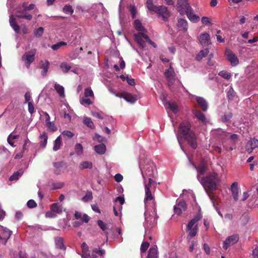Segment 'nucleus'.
<instances>
[{
  "mask_svg": "<svg viewBox=\"0 0 258 258\" xmlns=\"http://www.w3.org/2000/svg\"><path fill=\"white\" fill-rule=\"evenodd\" d=\"M146 211L145 212V226L151 228L156 225L158 216L157 214L156 204L155 201L145 204Z\"/></svg>",
  "mask_w": 258,
  "mask_h": 258,
  "instance_id": "f257e3e1",
  "label": "nucleus"
},
{
  "mask_svg": "<svg viewBox=\"0 0 258 258\" xmlns=\"http://www.w3.org/2000/svg\"><path fill=\"white\" fill-rule=\"evenodd\" d=\"M201 182L205 188L214 190L217 187L218 175L215 172L210 173L206 176L202 177Z\"/></svg>",
  "mask_w": 258,
  "mask_h": 258,
  "instance_id": "f03ea898",
  "label": "nucleus"
},
{
  "mask_svg": "<svg viewBox=\"0 0 258 258\" xmlns=\"http://www.w3.org/2000/svg\"><path fill=\"white\" fill-rule=\"evenodd\" d=\"M145 197L144 198V204L149 202V201H155L154 197L152 195V191L154 190L156 187V183L155 181L151 178L148 179V182L147 183L145 181Z\"/></svg>",
  "mask_w": 258,
  "mask_h": 258,
  "instance_id": "7ed1b4c3",
  "label": "nucleus"
},
{
  "mask_svg": "<svg viewBox=\"0 0 258 258\" xmlns=\"http://www.w3.org/2000/svg\"><path fill=\"white\" fill-rule=\"evenodd\" d=\"M177 10L181 15H183L187 11L193 10L187 0H177Z\"/></svg>",
  "mask_w": 258,
  "mask_h": 258,
  "instance_id": "20e7f679",
  "label": "nucleus"
},
{
  "mask_svg": "<svg viewBox=\"0 0 258 258\" xmlns=\"http://www.w3.org/2000/svg\"><path fill=\"white\" fill-rule=\"evenodd\" d=\"M36 50L32 49L29 51L26 52L22 56L23 60L25 61L26 66L27 69L30 67V64L34 61Z\"/></svg>",
  "mask_w": 258,
  "mask_h": 258,
  "instance_id": "39448f33",
  "label": "nucleus"
},
{
  "mask_svg": "<svg viewBox=\"0 0 258 258\" xmlns=\"http://www.w3.org/2000/svg\"><path fill=\"white\" fill-rule=\"evenodd\" d=\"M22 7L23 8V10L21 8L17 9L16 17L18 18L25 19L28 21H31L32 19L33 16L31 14L26 13V8L27 6H26L25 3L22 4Z\"/></svg>",
  "mask_w": 258,
  "mask_h": 258,
  "instance_id": "423d86ee",
  "label": "nucleus"
},
{
  "mask_svg": "<svg viewBox=\"0 0 258 258\" xmlns=\"http://www.w3.org/2000/svg\"><path fill=\"white\" fill-rule=\"evenodd\" d=\"M191 125L188 121H183L180 123L179 127V133L181 134L183 137L188 135L190 132H194L191 130Z\"/></svg>",
  "mask_w": 258,
  "mask_h": 258,
  "instance_id": "0eeeda50",
  "label": "nucleus"
},
{
  "mask_svg": "<svg viewBox=\"0 0 258 258\" xmlns=\"http://www.w3.org/2000/svg\"><path fill=\"white\" fill-rule=\"evenodd\" d=\"M183 138L190 148L193 149H196L197 148V137L194 132H190L188 135L185 136Z\"/></svg>",
  "mask_w": 258,
  "mask_h": 258,
  "instance_id": "6e6552de",
  "label": "nucleus"
},
{
  "mask_svg": "<svg viewBox=\"0 0 258 258\" xmlns=\"http://www.w3.org/2000/svg\"><path fill=\"white\" fill-rule=\"evenodd\" d=\"M12 233V231L7 228L0 225V239L4 244H6Z\"/></svg>",
  "mask_w": 258,
  "mask_h": 258,
  "instance_id": "1a4fd4ad",
  "label": "nucleus"
},
{
  "mask_svg": "<svg viewBox=\"0 0 258 258\" xmlns=\"http://www.w3.org/2000/svg\"><path fill=\"white\" fill-rule=\"evenodd\" d=\"M239 239L238 234H234L226 238L223 243V247L227 249L229 246L236 243Z\"/></svg>",
  "mask_w": 258,
  "mask_h": 258,
  "instance_id": "9d476101",
  "label": "nucleus"
},
{
  "mask_svg": "<svg viewBox=\"0 0 258 258\" xmlns=\"http://www.w3.org/2000/svg\"><path fill=\"white\" fill-rule=\"evenodd\" d=\"M227 60L233 67H235L239 64V59L235 54L230 50L227 49L225 52Z\"/></svg>",
  "mask_w": 258,
  "mask_h": 258,
  "instance_id": "9b49d317",
  "label": "nucleus"
},
{
  "mask_svg": "<svg viewBox=\"0 0 258 258\" xmlns=\"http://www.w3.org/2000/svg\"><path fill=\"white\" fill-rule=\"evenodd\" d=\"M159 16L162 17L164 21L168 20L170 16V12L167 10V8L164 6H158V10L156 12Z\"/></svg>",
  "mask_w": 258,
  "mask_h": 258,
  "instance_id": "f8f14e48",
  "label": "nucleus"
},
{
  "mask_svg": "<svg viewBox=\"0 0 258 258\" xmlns=\"http://www.w3.org/2000/svg\"><path fill=\"white\" fill-rule=\"evenodd\" d=\"M164 75L167 79L168 84L169 85H173L175 80V73L171 64H170L169 69L165 70Z\"/></svg>",
  "mask_w": 258,
  "mask_h": 258,
  "instance_id": "ddd939ff",
  "label": "nucleus"
},
{
  "mask_svg": "<svg viewBox=\"0 0 258 258\" xmlns=\"http://www.w3.org/2000/svg\"><path fill=\"white\" fill-rule=\"evenodd\" d=\"M194 167L197 169L198 172V178L200 175H203L207 170V164L205 160L202 159L198 166L195 164H193Z\"/></svg>",
  "mask_w": 258,
  "mask_h": 258,
  "instance_id": "4468645a",
  "label": "nucleus"
},
{
  "mask_svg": "<svg viewBox=\"0 0 258 258\" xmlns=\"http://www.w3.org/2000/svg\"><path fill=\"white\" fill-rule=\"evenodd\" d=\"M134 36L139 47L142 49H144L146 47V43L143 39H145V36L147 35L144 33L139 32L137 34H135Z\"/></svg>",
  "mask_w": 258,
  "mask_h": 258,
  "instance_id": "2eb2a0df",
  "label": "nucleus"
},
{
  "mask_svg": "<svg viewBox=\"0 0 258 258\" xmlns=\"http://www.w3.org/2000/svg\"><path fill=\"white\" fill-rule=\"evenodd\" d=\"M186 204L183 200H179L178 203L174 206V213L178 215H180L182 211H185L186 209Z\"/></svg>",
  "mask_w": 258,
  "mask_h": 258,
  "instance_id": "dca6fc26",
  "label": "nucleus"
},
{
  "mask_svg": "<svg viewBox=\"0 0 258 258\" xmlns=\"http://www.w3.org/2000/svg\"><path fill=\"white\" fill-rule=\"evenodd\" d=\"M115 95L117 97L123 98L127 102L131 103H135L137 100V98L135 96L127 92L117 93Z\"/></svg>",
  "mask_w": 258,
  "mask_h": 258,
  "instance_id": "f3484780",
  "label": "nucleus"
},
{
  "mask_svg": "<svg viewBox=\"0 0 258 258\" xmlns=\"http://www.w3.org/2000/svg\"><path fill=\"white\" fill-rule=\"evenodd\" d=\"M198 40L202 45H208L211 44L210 35L207 32L201 34Z\"/></svg>",
  "mask_w": 258,
  "mask_h": 258,
  "instance_id": "a211bd4d",
  "label": "nucleus"
},
{
  "mask_svg": "<svg viewBox=\"0 0 258 258\" xmlns=\"http://www.w3.org/2000/svg\"><path fill=\"white\" fill-rule=\"evenodd\" d=\"M9 21L10 26L12 27L15 32L16 33H19L20 31V28L19 25L17 23L16 18L13 15H11L10 16Z\"/></svg>",
  "mask_w": 258,
  "mask_h": 258,
  "instance_id": "6ab92c4d",
  "label": "nucleus"
},
{
  "mask_svg": "<svg viewBox=\"0 0 258 258\" xmlns=\"http://www.w3.org/2000/svg\"><path fill=\"white\" fill-rule=\"evenodd\" d=\"M231 190L234 200L237 201L238 200V184L237 182H234L232 184Z\"/></svg>",
  "mask_w": 258,
  "mask_h": 258,
  "instance_id": "aec40b11",
  "label": "nucleus"
},
{
  "mask_svg": "<svg viewBox=\"0 0 258 258\" xmlns=\"http://www.w3.org/2000/svg\"><path fill=\"white\" fill-rule=\"evenodd\" d=\"M55 244L56 248L65 250L66 247L64 244V240L61 237H56L54 238Z\"/></svg>",
  "mask_w": 258,
  "mask_h": 258,
  "instance_id": "412c9836",
  "label": "nucleus"
},
{
  "mask_svg": "<svg viewBox=\"0 0 258 258\" xmlns=\"http://www.w3.org/2000/svg\"><path fill=\"white\" fill-rule=\"evenodd\" d=\"M196 101L203 111H206L207 110L208 103L205 99L202 97H198L196 98Z\"/></svg>",
  "mask_w": 258,
  "mask_h": 258,
  "instance_id": "4be33fe9",
  "label": "nucleus"
},
{
  "mask_svg": "<svg viewBox=\"0 0 258 258\" xmlns=\"http://www.w3.org/2000/svg\"><path fill=\"white\" fill-rule=\"evenodd\" d=\"M202 218L200 213L198 214L192 219H191L187 225V229L192 228V227Z\"/></svg>",
  "mask_w": 258,
  "mask_h": 258,
  "instance_id": "5701e85b",
  "label": "nucleus"
},
{
  "mask_svg": "<svg viewBox=\"0 0 258 258\" xmlns=\"http://www.w3.org/2000/svg\"><path fill=\"white\" fill-rule=\"evenodd\" d=\"M48 136L45 132H43L39 136L40 146L43 148H45L47 143Z\"/></svg>",
  "mask_w": 258,
  "mask_h": 258,
  "instance_id": "b1692460",
  "label": "nucleus"
},
{
  "mask_svg": "<svg viewBox=\"0 0 258 258\" xmlns=\"http://www.w3.org/2000/svg\"><path fill=\"white\" fill-rule=\"evenodd\" d=\"M41 63L40 68L43 69L42 71L41 72V75L43 77H45L47 75V73L49 69V62L48 60H46L44 63H43L42 61H41Z\"/></svg>",
  "mask_w": 258,
  "mask_h": 258,
  "instance_id": "393cba45",
  "label": "nucleus"
},
{
  "mask_svg": "<svg viewBox=\"0 0 258 258\" xmlns=\"http://www.w3.org/2000/svg\"><path fill=\"white\" fill-rule=\"evenodd\" d=\"M177 26L180 30L186 31L188 28L187 21L183 19H179L178 20Z\"/></svg>",
  "mask_w": 258,
  "mask_h": 258,
  "instance_id": "a878e982",
  "label": "nucleus"
},
{
  "mask_svg": "<svg viewBox=\"0 0 258 258\" xmlns=\"http://www.w3.org/2000/svg\"><path fill=\"white\" fill-rule=\"evenodd\" d=\"M192 113L199 120H200L203 122L206 121V118L205 115L200 110L196 109L193 110Z\"/></svg>",
  "mask_w": 258,
  "mask_h": 258,
  "instance_id": "bb28decb",
  "label": "nucleus"
},
{
  "mask_svg": "<svg viewBox=\"0 0 258 258\" xmlns=\"http://www.w3.org/2000/svg\"><path fill=\"white\" fill-rule=\"evenodd\" d=\"M185 14L186 15L188 19L193 22H197L200 20V17L195 15L192 13V10L188 11Z\"/></svg>",
  "mask_w": 258,
  "mask_h": 258,
  "instance_id": "cd10ccee",
  "label": "nucleus"
},
{
  "mask_svg": "<svg viewBox=\"0 0 258 258\" xmlns=\"http://www.w3.org/2000/svg\"><path fill=\"white\" fill-rule=\"evenodd\" d=\"M165 106L166 108L170 109L174 113H176L178 111L177 105L174 102H167L165 104Z\"/></svg>",
  "mask_w": 258,
  "mask_h": 258,
  "instance_id": "c85d7f7f",
  "label": "nucleus"
},
{
  "mask_svg": "<svg viewBox=\"0 0 258 258\" xmlns=\"http://www.w3.org/2000/svg\"><path fill=\"white\" fill-rule=\"evenodd\" d=\"M94 150L96 153L102 155L105 153L106 151V146L103 144H101L99 145H97L95 146Z\"/></svg>",
  "mask_w": 258,
  "mask_h": 258,
  "instance_id": "c756f323",
  "label": "nucleus"
},
{
  "mask_svg": "<svg viewBox=\"0 0 258 258\" xmlns=\"http://www.w3.org/2000/svg\"><path fill=\"white\" fill-rule=\"evenodd\" d=\"M134 26L135 28L139 31V32H146V30L145 28L142 26V23L139 20H136L134 23Z\"/></svg>",
  "mask_w": 258,
  "mask_h": 258,
  "instance_id": "7c9ffc66",
  "label": "nucleus"
},
{
  "mask_svg": "<svg viewBox=\"0 0 258 258\" xmlns=\"http://www.w3.org/2000/svg\"><path fill=\"white\" fill-rule=\"evenodd\" d=\"M146 6L149 11L155 13H156L158 8V6L153 4L152 0H147Z\"/></svg>",
  "mask_w": 258,
  "mask_h": 258,
  "instance_id": "2f4dec72",
  "label": "nucleus"
},
{
  "mask_svg": "<svg viewBox=\"0 0 258 258\" xmlns=\"http://www.w3.org/2000/svg\"><path fill=\"white\" fill-rule=\"evenodd\" d=\"M158 253L156 248L151 247L149 249L147 258H157Z\"/></svg>",
  "mask_w": 258,
  "mask_h": 258,
  "instance_id": "473e14b6",
  "label": "nucleus"
},
{
  "mask_svg": "<svg viewBox=\"0 0 258 258\" xmlns=\"http://www.w3.org/2000/svg\"><path fill=\"white\" fill-rule=\"evenodd\" d=\"M54 89L60 97L64 96V88L58 84H55Z\"/></svg>",
  "mask_w": 258,
  "mask_h": 258,
  "instance_id": "72a5a7b5",
  "label": "nucleus"
},
{
  "mask_svg": "<svg viewBox=\"0 0 258 258\" xmlns=\"http://www.w3.org/2000/svg\"><path fill=\"white\" fill-rule=\"evenodd\" d=\"M60 68L64 73H67L71 69V66L67 62H63L60 64Z\"/></svg>",
  "mask_w": 258,
  "mask_h": 258,
  "instance_id": "f704fd0d",
  "label": "nucleus"
},
{
  "mask_svg": "<svg viewBox=\"0 0 258 258\" xmlns=\"http://www.w3.org/2000/svg\"><path fill=\"white\" fill-rule=\"evenodd\" d=\"M22 171H18L14 172L9 178L10 181L17 180L21 177L23 174Z\"/></svg>",
  "mask_w": 258,
  "mask_h": 258,
  "instance_id": "c9c22d12",
  "label": "nucleus"
},
{
  "mask_svg": "<svg viewBox=\"0 0 258 258\" xmlns=\"http://www.w3.org/2000/svg\"><path fill=\"white\" fill-rule=\"evenodd\" d=\"M83 123L86 125L88 127L93 129L95 127L94 123L92 121L91 119L89 117H85L83 120Z\"/></svg>",
  "mask_w": 258,
  "mask_h": 258,
  "instance_id": "e433bc0d",
  "label": "nucleus"
},
{
  "mask_svg": "<svg viewBox=\"0 0 258 258\" xmlns=\"http://www.w3.org/2000/svg\"><path fill=\"white\" fill-rule=\"evenodd\" d=\"M61 146V138L60 136L58 137L54 142V145L53 150L56 151L60 148Z\"/></svg>",
  "mask_w": 258,
  "mask_h": 258,
  "instance_id": "4c0bfd02",
  "label": "nucleus"
},
{
  "mask_svg": "<svg viewBox=\"0 0 258 258\" xmlns=\"http://www.w3.org/2000/svg\"><path fill=\"white\" fill-rule=\"evenodd\" d=\"M75 150L77 155H81L83 153V148L82 145L80 143H77L75 146Z\"/></svg>",
  "mask_w": 258,
  "mask_h": 258,
  "instance_id": "58836bf2",
  "label": "nucleus"
},
{
  "mask_svg": "<svg viewBox=\"0 0 258 258\" xmlns=\"http://www.w3.org/2000/svg\"><path fill=\"white\" fill-rule=\"evenodd\" d=\"M53 166L56 168V170L54 171V172L56 174H59L60 170L59 169L62 167L64 163L63 162H54L53 163Z\"/></svg>",
  "mask_w": 258,
  "mask_h": 258,
  "instance_id": "ea45409f",
  "label": "nucleus"
},
{
  "mask_svg": "<svg viewBox=\"0 0 258 258\" xmlns=\"http://www.w3.org/2000/svg\"><path fill=\"white\" fill-rule=\"evenodd\" d=\"M92 167V164L89 161H83L81 163L80 165V168L81 169L86 168H91Z\"/></svg>",
  "mask_w": 258,
  "mask_h": 258,
  "instance_id": "a19ab883",
  "label": "nucleus"
},
{
  "mask_svg": "<svg viewBox=\"0 0 258 258\" xmlns=\"http://www.w3.org/2000/svg\"><path fill=\"white\" fill-rule=\"evenodd\" d=\"M43 33L44 28L42 27H40L34 31V34L36 37L40 38L42 36Z\"/></svg>",
  "mask_w": 258,
  "mask_h": 258,
  "instance_id": "79ce46f5",
  "label": "nucleus"
},
{
  "mask_svg": "<svg viewBox=\"0 0 258 258\" xmlns=\"http://www.w3.org/2000/svg\"><path fill=\"white\" fill-rule=\"evenodd\" d=\"M62 11L64 13L70 14V15H72L74 13L72 7L70 5H65L62 9Z\"/></svg>",
  "mask_w": 258,
  "mask_h": 258,
  "instance_id": "37998d69",
  "label": "nucleus"
},
{
  "mask_svg": "<svg viewBox=\"0 0 258 258\" xmlns=\"http://www.w3.org/2000/svg\"><path fill=\"white\" fill-rule=\"evenodd\" d=\"M233 116V114L232 112H229L226 113H225V114L222 116L221 117V120L223 122H226L227 121L229 120Z\"/></svg>",
  "mask_w": 258,
  "mask_h": 258,
  "instance_id": "c03bdc74",
  "label": "nucleus"
},
{
  "mask_svg": "<svg viewBox=\"0 0 258 258\" xmlns=\"http://www.w3.org/2000/svg\"><path fill=\"white\" fill-rule=\"evenodd\" d=\"M249 144L251 150H253L258 147V140L255 138L251 139Z\"/></svg>",
  "mask_w": 258,
  "mask_h": 258,
  "instance_id": "a18cd8bd",
  "label": "nucleus"
},
{
  "mask_svg": "<svg viewBox=\"0 0 258 258\" xmlns=\"http://www.w3.org/2000/svg\"><path fill=\"white\" fill-rule=\"evenodd\" d=\"M66 45H67L66 42L63 41H60L55 44L51 45V48L54 50H56L59 49L61 46Z\"/></svg>",
  "mask_w": 258,
  "mask_h": 258,
  "instance_id": "49530a36",
  "label": "nucleus"
},
{
  "mask_svg": "<svg viewBox=\"0 0 258 258\" xmlns=\"http://www.w3.org/2000/svg\"><path fill=\"white\" fill-rule=\"evenodd\" d=\"M218 75L221 76V77L226 79L229 80L231 76V75L230 73L227 72L225 71H220Z\"/></svg>",
  "mask_w": 258,
  "mask_h": 258,
  "instance_id": "de8ad7c7",
  "label": "nucleus"
},
{
  "mask_svg": "<svg viewBox=\"0 0 258 258\" xmlns=\"http://www.w3.org/2000/svg\"><path fill=\"white\" fill-rule=\"evenodd\" d=\"M149 245H150V244L149 242H148L147 241L143 242L141 244V248H140L141 252V253L145 252L146 251V250H147V249L148 248Z\"/></svg>",
  "mask_w": 258,
  "mask_h": 258,
  "instance_id": "09e8293b",
  "label": "nucleus"
},
{
  "mask_svg": "<svg viewBox=\"0 0 258 258\" xmlns=\"http://www.w3.org/2000/svg\"><path fill=\"white\" fill-rule=\"evenodd\" d=\"M129 11L131 13L132 18L135 19L137 14V9L134 5H131L129 6Z\"/></svg>",
  "mask_w": 258,
  "mask_h": 258,
  "instance_id": "8fccbe9b",
  "label": "nucleus"
},
{
  "mask_svg": "<svg viewBox=\"0 0 258 258\" xmlns=\"http://www.w3.org/2000/svg\"><path fill=\"white\" fill-rule=\"evenodd\" d=\"M189 231V232L188 233V235L191 237H194L196 235L197 231H198V226L197 225H196L195 226L191 228L190 229H188Z\"/></svg>",
  "mask_w": 258,
  "mask_h": 258,
  "instance_id": "3c124183",
  "label": "nucleus"
},
{
  "mask_svg": "<svg viewBox=\"0 0 258 258\" xmlns=\"http://www.w3.org/2000/svg\"><path fill=\"white\" fill-rule=\"evenodd\" d=\"M84 96L85 97H94L93 92L90 88L85 89Z\"/></svg>",
  "mask_w": 258,
  "mask_h": 258,
  "instance_id": "603ef678",
  "label": "nucleus"
},
{
  "mask_svg": "<svg viewBox=\"0 0 258 258\" xmlns=\"http://www.w3.org/2000/svg\"><path fill=\"white\" fill-rule=\"evenodd\" d=\"M97 224L99 227L103 231H105L108 229L107 225L105 224L102 220H99L97 221Z\"/></svg>",
  "mask_w": 258,
  "mask_h": 258,
  "instance_id": "864d4df0",
  "label": "nucleus"
},
{
  "mask_svg": "<svg viewBox=\"0 0 258 258\" xmlns=\"http://www.w3.org/2000/svg\"><path fill=\"white\" fill-rule=\"evenodd\" d=\"M209 53V50L208 49H205L200 51L199 54L197 56V58L200 57L201 59L203 57H205Z\"/></svg>",
  "mask_w": 258,
  "mask_h": 258,
  "instance_id": "5fc2aeb1",
  "label": "nucleus"
},
{
  "mask_svg": "<svg viewBox=\"0 0 258 258\" xmlns=\"http://www.w3.org/2000/svg\"><path fill=\"white\" fill-rule=\"evenodd\" d=\"M51 210L55 213H59L61 211L57 203H54L51 205Z\"/></svg>",
  "mask_w": 258,
  "mask_h": 258,
  "instance_id": "6e6d98bb",
  "label": "nucleus"
},
{
  "mask_svg": "<svg viewBox=\"0 0 258 258\" xmlns=\"http://www.w3.org/2000/svg\"><path fill=\"white\" fill-rule=\"evenodd\" d=\"M27 205L29 208H34L37 207V204L33 200H29L27 202Z\"/></svg>",
  "mask_w": 258,
  "mask_h": 258,
  "instance_id": "4d7b16f0",
  "label": "nucleus"
},
{
  "mask_svg": "<svg viewBox=\"0 0 258 258\" xmlns=\"http://www.w3.org/2000/svg\"><path fill=\"white\" fill-rule=\"evenodd\" d=\"M235 96V92L234 90L231 88L227 92V96L229 99L233 100Z\"/></svg>",
  "mask_w": 258,
  "mask_h": 258,
  "instance_id": "13d9d810",
  "label": "nucleus"
},
{
  "mask_svg": "<svg viewBox=\"0 0 258 258\" xmlns=\"http://www.w3.org/2000/svg\"><path fill=\"white\" fill-rule=\"evenodd\" d=\"M80 103L83 105H90L92 103L91 100L90 99L82 98L80 100Z\"/></svg>",
  "mask_w": 258,
  "mask_h": 258,
  "instance_id": "bf43d9fd",
  "label": "nucleus"
},
{
  "mask_svg": "<svg viewBox=\"0 0 258 258\" xmlns=\"http://www.w3.org/2000/svg\"><path fill=\"white\" fill-rule=\"evenodd\" d=\"M46 126L48 128H49L51 131L54 132L56 131L57 128L55 126L54 123L53 122H49L46 124Z\"/></svg>",
  "mask_w": 258,
  "mask_h": 258,
  "instance_id": "052dcab7",
  "label": "nucleus"
},
{
  "mask_svg": "<svg viewBox=\"0 0 258 258\" xmlns=\"http://www.w3.org/2000/svg\"><path fill=\"white\" fill-rule=\"evenodd\" d=\"M28 111L30 114H32L34 112V107L32 102H28Z\"/></svg>",
  "mask_w": 258,
  "mask_h": 258,
  "instance_id": "680f3d73",
  "label": "nucleus"
},
{
  "mask_svg": "<svg viewBox=\"0 0 258 258\" xmlns=\"http://www.w3.org/2000/svg\"><path fill=\"white\" fill-rule=\"evenodd\" d=\"M62 135L64 136L68 137L69 138H71L74 136V134L70 131H64L62 132Z\"/></svg>",
  "mask_w": 258,
  "mask_h": 258,
  "instance_id": "e2e57ef3",
  "label": "nucleus"
},
{
  "mask_svg": "<svg viewBox=\"0 0 258 258\" xmlns=\"http://www.w3.org/2000/svg\"><path fill=\"white\" fill-rule=\"evenodd\" d=\"M114 179L116 182H119L122 180L123 176L120 174L117 173L115 175Z\"/></svg>",
  "mask_w": 258,
  "mask_h": 258,
  "instance_id": "0e129e2a",
  "label": "nucleus"
},
{
  "mask_svg": "<svg viewBox=\"0 0 258 258\" xmlns=\"http://www.w3.org/2000/svg\"><path fill=\"white\" fill-rule=\"evenodd\" d=\"M92 199V196L91 194H86L85 196L82 198V201L85 202L91 200Z\"/></svg>",
  "mask_w": 258,
  "mask_h": 258,
  "instance_id": "69168bd1",
  "label": "nucleus"
},
{
  "mask_svg": "<svg viewBox=\"0 0 258 258\" xmlns=\"http://www.w3.org/2000/svg\"><path fill=\"white\" fill-rule=\"evenodd\" d=\"M145 40L147 41L150 44L152 45L154 48H156L157 47L156 44L152 41L149 37L147 36H145Z\"/></svg>",
  "mask_w": 258,
  "mask_h": 258,
  "instance_id": "338daca9",
  "label": "nucleus"
},
{
  "mask_svg": "<svg viewBox=\"0 0 258 258\" xmlns=\"http://www.w3.org/2000/svg\"><path fill=\"white\" fill-rule=\"evenodd\" d=\"M203 248H204L205 252L207 254L209 255L210 253V248L209 246L207 244L204 243L203 244Z\"/></svg>",
  "mask_w": 258,
  "mask_h": 258,
  "instance_id": "774afa93",
  "label": "nucleus"
}]
</instances>
